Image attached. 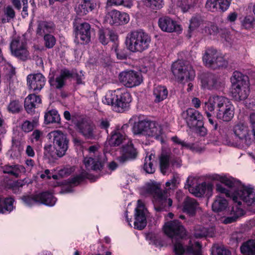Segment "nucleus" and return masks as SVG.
<instances>
[{
    "label": "nucleus",
    "instance_id": "nucleus-38",
    "mask_svg": "<svg viewBox=\"0 0 255 255\" xmlns=\"http://www.w3.org/2000/svg\"><path fill=\"white\" fill-rule=\"evenodd\" d=\"M241 252L246 255H255V240H249L241 247Z\"/></svg>",
    "mask_w": 255,
    "mask_h": 255
},
{
    "label": "nucleus",
    "instance_id": "nucleus-64",
    "mask_svg": "<svg viewBox=\"0 0 255 255\" xmlns=\"http://www.w3.org/2000/svg\"><path fill=\"white\" fill-rule=\"evenodd\" d=\"M124 0H108L107 4L109 6H119L122 5Z\"/></svg>",
    "mask_w": 255,
    "mask_h": 255
},
{
    "label": "nucleus",
    "instance_id": "nucleus-53",
    "mask_svg": "<svg viewBox=\"0 0 255 255\" xmlns=\"http://www.w3.org/2000/svg\"><path fill=\"white\" fill-rule=\"evenodd\" d=\"M45 44L47 48H52L55 44L56 39L55 37L50 34H45L44 36Z\"/></svg>",
    "mask_w": 255,
    "mask_h": 255
},
{
    "label": "nucleus",
    "instance_id": "nucleus-63",
    "mask_svg": "<svg viewBox=\"0 0 255 255\" xmlns=\"http://www.w3.org/2000/svg\"><path fill=\"white\" fill-rule=\"evenodd\" d=\"M196 128L197 132L200 136H204L207 134V129L203 126L202 124H199L198 127H196L195 128Z\"/></svg>",
    "mask_w": 255,
    "mask_h": 255
},
{
    "label": "nucleus",
    "instance_id": "nucleus-58",
    "mask_svg": "<svg viewBox=\"0 0 255 255\" xmlns=\"http://www.w3.org/2000/svg\"><path fill=\"white\" fill-rule=\"evenodd\" d=\"M146 239L150 241L149 244L155 245L156 246H160L161 243L157 239V237L152 233H148L146 235Z\"/></svg>",
    "mask_w": 255,
    "mask_h": 255
},
{
    "label": "nucleus",
    "instance_id": "nucleus-60",
    "mask_svg": "<svg viewBox=\"0 0 255 255\" xmlns=\"http://www.w3.org/2000/svg\"><path fill=\"white\" fill-rule=\"evenodd\" d=\"M170 160L173 166L179 167L182 165V160L180 156H170Z\"/></svg>",
    "mask_w": 255,
    "mask_h": 255
},
{
    "label": "nucleus",
    "instance_id": "nucleus-11",
    "mask_svg": "<svg viewBox=\"0 0 255 255\" xmlns=\"http://www.w3.org/2000/svg\"><path fill=\"white\" fill-rule=\"evenodd\" d=\"M119 79L124 86L129 88L138 86L143 82L141 74L132 70L121 72L119 75Z\"/></svg>",
    "mask_w": 255,
    "mask_h": 255
},
{
    "label": "nucleus",
    "instance_id": "nucleus-3",
    "mask_svg": "<svg viewBox=\"0 0 255 255\" xmlns=\"http://www.w3.org/2000/svg\"><path fill=\"white\" fill-rule=\"evenodd\" d=\"M132 131L135 134H141L148 137H153L163 142L165 136L162 127L157 123L144 120L135 122L132 127Z\"/></svg>",
    "mask_w": 255,
    "mask_h": 255
},
{
    "label": "nucleus",
    "instance_id": "nucleus-31",
    "mask_svg": "<svg viewBox=\"0 0 255 255\" xmlns=\"http://www.w3.org/2000/svg\"><path fill=\"white\" fill-rule=\"evenodd\" d=\"M198 209L199 204L194 199L187 197L183 202V211L189 216H194Z\"/></svg>",
    "mask_w": 255,
    "mask_h": 255
},
{
    "label": "nucleus",
    "instance_id": "nucleus-23",
    "mask_svg": "<svg viewBox=\"0 0 255 255\" xmlns=\"http://www.w3.org/2000/svg\"><path fill=\"white\" fill-rule=\"evenodd\" d=\"M148 214L149 213L145 207L144 203L142 200H138L135 209L134 223H146Z\"/></svg>",
    "mask_w": 255,
    "mask_h": 255
},
{
    "label": "nucleus",
    "instance_id": "nucleus-54",
    "mask_svg": "<svg viewBox=\"0 0 255 255\" xmlns=\"http://www.w3.org/2000/svg\"><path fill=\"white\" fill-rule=\"evenodd\" d=\"M186 149V147H182L181 145L179 144H176L173 142L172 152L170 156H180L183 154V149Z\"/></svg>",
    "mask_w": 255,
    "mask_h": 255
},
{
    "label": "nucleus",
    "instance_id": "nucleus-1",
    "mask_svg": "<svg viewBox=\"0 0 255 255\" xmlns=\"http://www.w3.org/2000/svg\"><path fill=\"white\" fill-rule=\"evenodd\" d=\"M224 195L235 204L227 210V201L224 199V223L236 222L243 216V205L248 207L255 206V188L227 174H224Z\"/></svg>",
    "mask_w": 255,
    "mask_h": 255
},
{
    "label": "nucleus",
    "instance_id": "nucleus-61",
    "mask_svg": "<svg viewBox=\"0 0 255 255\" xmlns=\"http://www.w3.org/2000/svg\"><path fill=\"white\" fill-rule=\"evenodd\" d=\"M73 171V168L66 167L59 170V175L62 177H66L69 175Z\"/></svg>",
    "mask_w": 255,
    "mask_h": 255
},
{
    "label": "nucleus",
    "instance_id": "nucleus-52",
    "mask_svg": "<svg viewBox=\"0 0 255 255\" xmlns=\"http://www.w3.org/2000/svg\"><path fill=\"white\" fill-rule=\"evenodd\" d=\"M20 106L18 101H12L7 106V110L12 114L18 113L20 111Z\"/></svg>",
    "mask_w": 255,
    "mask_h": 255
},
{
    "label": "nucleus",
    "instance_id": "nucleus-9",
    "mask_svg": "<svg viewBox=\"0 0 255 255\" xmlns=\"http://www.w3.org/2000/svg\"><path fill=\"white\" fill-rule=\"evenodd\" d=\"M48 136L52 140L57 155L64 156L68 148L69 140L67 135L60 130H55L49 132Z\"/></svg>",
    "mask_w": 255,
    "mask_h": 255
},
{
    "label": "nucleus",
    "instance_id": "nucleus-12",
    "mask_svg": "<svg viewBox=\"0 0 255 255\" xmlns=\"http://www.w3.org/2000/svg\"><path fill=\"white\" fill-rule=\"evenodd\" d=\"M203 61L206 66L216 69L223 65V57L221 51L214 48L206 50L203 56Z\"/></svg>",
    "mask_w": 255,
    "mask_h": 255
},
{
    "label": "nucleus",
    "instance_id": "nucleus-37",
    "mask_svg": "<svg viewBox=\"0 0 255 255\" xmlns=\"http://www.w3.org/2000/svg\"><path fill=\"white\" fill-rule=\"evenodd\" d=\"M15 201L12 197L4 198L1 201V207L0 208V213L5 214L11 212L15 208L14 205Z\"/></svg>",
    "mask_w": 255,
    "mask_h": 255
},
{
    "label": "nucleus",
    "instance_id": "nucleus-49",
    "mask_svg": "<svg viewBox=\"0 0 255 255\" xmlns=\"http://www.w3.org/2000/svg\"><path fill=\"white\" fill-rule=\"evenodd\" d=\"M170 156L167 155H161L160 157V168L161 172L165 174L168 169L169 165Z\"/></svg>",
    "mask_w": 255,
    "mask_h": 255
},
{
    "label": "nucleus",
    "instance_id": "nucleus-18",
    "mask_svg": "<svg viewBox=\"0 0 255 255\" xmlns=\"http://www.w3.org/2000/svg\"><path fill=\"white\" fill-rule=\"evenodd\" d=\"M182 116L190 128H194L197 127L198 124H202L203 116L194 109L188 108L183 113Z\"/></svg>",
    "mask_w": 255,
    "mask_h": 255
},
{
    "label": "nucleus",
    "instance_id": "nucleus-26",
    "mask_svg": "<svg viewBox=\"0 0 255 255\" xmlns=\"http://www.w3.org/2000/svg\"><path fill=\"white\" fill-rule=\"evenodd\" d=\"M73 76V73L69 70L62 69L61 70L60 74L56 76L55 79H50L49 83L51 86L56 88H61L64 85L65 81Z\"/></svg>",
    "mask_w": 255,
    "mask_h": 255
},
{
    "label": "nucleus",
    "instance_id": "nucleus-7",
    "mask_svg": "<svg viewBox=\"0 0 255 255\" xmlns=\"http://www.w3.org/2000/svg\"><path fill=\"white\" fill-rule=\"evenodd\" d=\"M150 42V36L142 30L131 31L128 34L126 39L128 49L132 52H141L147 49Z\"/></svg>",
    "mask_w": 255,
    "mask_h": 255
},
{
    "label": "nucleus",
    "instance_id": "nucleus-47",
    "mask_svg": "<svg viewBox=\"0 0 255 255\" xmlns=\"http://www.w3.org/2000/svg\"><path fill=\"white\" fill-rule=\"evenodd\" d=\"M144 4L152 9L157 10L164 5L163 0H142Z\"/></svg>",
    "mask_w": 255,
    "mask_h": 255
},
{
    "label": "nucleus",
    "instance_id": "nucleus-30",
    "mask_svg": "<svg viewBox=\"0 0 255 255\" xmlns=\"http://www.w3.org/2000/svg\"><path fill=\"white\" fill-rule=\"evenodd\" d=\"M94 8V4L91 0H81L75 7L77 14L83 16Z\"/></svg>",
    "mask_w": 255,
    "mask_h": 255
},
{
    "label": "nucleus",
    "instance_id": "nucleus-40",
    "mask_svg": "<svg viewBox=\"0 0 255 255\" xmlns=\"http://www.w3.org/2000/svg\"><path fill=\"white\" fill-rule=\"evenodd\" d=\"M53 30V24L51 22L40 21L38 23L36 33L39 35L47 34Z\"/></svg>",
    "mask_w": 255,
    "mask_h": 255
},
{
    "label": "nucleus",
    "instance_id": "nucleus-19",
    "mask_svg": "<svg viewBox=\"0 0 255 255\" xmlns=\"http://www.w3.org/2000/svg\"><path fill=\"white\" fill-rule=\"evenodd\" d=\"M158 25L162 31L167 32H180L182 30L180 25L168 16L160 18L158 20Z\"/></svg>",
    "mask_w": 255,
    "mask_h": 255
},
{
    "label": "nucleus",
    "instance_id": "nucleus-39",
    "mask_svg": "<svg viewBox=\"0 0 255 255\" xmlns=\"http://www.w3.org/2000/svg\"><path fill=\"white\" fill-rule=\"evenodd\" d=\"M234 116V107L232 103L224 98V121H231Z\"/></svg>",
    "mask_w": 255,
    "mask_h": 255
},
{
    "label": "nucleus",
    "instance_id": "nucleus-34",
    "mask_svg": "<svg viewBox=\"0 0 255 255\" xmlns=\"http://www.w3.org/2000/svg\"><path fill=\"white\" fill-rule=\"evenodd\" d=\"M2 171L4 173L17 177L24 173L26 169L24 167L20 165H5L2 167Z\"/></svg>",
    "mask_w": 255,
    "mask_h": 255
},
{
    "label": "nucleus",
    "instance_id": "nucleus-16",
    "mask_svg": "<svg viewBox=\"0 0 255 255\" xmlns=\"http://www.w3.org/2000/svg\"><path fill=\"white\" fill-rule=\"evenodd\" d=\"M12 54L23 60L28 57L29 52L27 50L25 43L19 38L13 39L10 44Z\"/></svg>",
    "mask_w": 255,
    "mask_h": 255
},
{
    "label": "nucleus",
    "instance_id": "nucleus-28",
    "mask_svg": "<svg viewBox=\"0 0 255 255\" xmlns=\"http://www.w3.org/2000/svg\"><path fill=\"white\" fill-rule=\"evenodd\" d=\"M41 102L39 96L30 94L25 99L24 108L28 113H32L34 112L35 109L38 107Z\"/></svg>",
    "mask_w": 255,
    "mask_h": 255
},
{
    "label": "nucleus",
    "instance_id": "nucleus-55",
    "mask_svg": "<svg viewBox=\"0 0 255 255\" xmlns=\"http://www.w3.org/2000/svg\"><path fill=\"white\" fill-rule=\"evenodd\" d=\"M178 179H179V176L178 174H173L172 178L167 181L165 185L166 187L168 189H171L172 188H173L175 187L177 184H178Z\"/></svg>",
    "mask_w": 255,
    "mask_h": 255
},
{
    "label": "nucleus",
    "instance_id": "nucleus-6",
    "mask_svg": "<svg viewBox=\"0 0 255 255\" xmlns=\"http://www.w3.org/2000/svg\"><path fill=\"white\" fill-rule=\"evenodd\" d=\"M232 95L236 101L246 99L250 93L248 77L239 71H235L231 78Z\"/></svg>",
    "mask_w": 255,
    "mask_h": 255
},
{
    "label": "nucleus",
    "instance_id": "nucleus-14",
    "mask_svg": "<svg viewBox=\"0 0 255 255\" xmlns=\"http://www.w3.org/2000/svg\"><path fill=\"white\" fill-rule=\"evenodd\" d=\"M107 21L111 25H121L128 23L129 21V15L125 12H122L116 9H114L106 15Z\"/></svg>",
    "mask_w": 255,
    "mask_h": 255
},
{
    "label": "nucleus",
    "instance_id": "nucleus-57",
    "mask_svg": "<svg viewBox=\"0 0 255 255\" xmlns=\"http://www.w3.org/2000/svg\"><path fill=\"white\" fill-rule=\"evenodd\" d=\"M203 109L205 111L207 117L208 118L211 117V115L209 112H212L214 110V106L212 103H211V100H209L208 102L205 103V105L203 107Z\"/></svg>",
    "mask_w": 255,
    "mask_h": 255
},
{
    "label": "nucleus",
    "instance_id": "nucleus-42",
    "mask_svg": "<svg viewBox=\"0 0 255 255\" xmlns=\"http://www.w3.org/2000/svg\"><path fill=\"white\" fill-rule=\"evenodd\" d=\"M60 121V117L58 112L55 110H52L45 113L44 115L45 123H58Z\"/></svg>",
    "mask_w": 255,
    "mask_h": 255
},
{
    "label": "nucleus",
    "instance_id": "nucleus-46",
    "mask_svg": "<svg viewBox=\"0 0 255 255\" xmlns=\"http://www.w3.org/2000/svg\"><path fill=\"white\" fill-rule=\"evenodd\" d=\"M39 195H26L22 198L23 204L27 207H31L37 204H39Z\"/></svg>",
    "mask_w": 255,
    "mask_h": 255
},
{
    "label": "nucleus",
    "instance_id": "nucleus-33",
    "mask_svg": "<svg viewBox=\"0 0 255 255\" xmlns=\"http://www.w3.org/2000/svg\"><path fill=\"white\" fill-rule=\"evenodd\" d=\"M84 178H90V174L86 171L82 172L80 174L74 176L68 181L69 187L63 189V192L69 193L72 192V186H76L82 182Z\"/></svg>",
    "mask_w": 255,
    "mask_h": 255
},
{
    "label": "nucleus",
    "instance_id": "nucleus-44",
    "mask_svg": "<svg viewBox=\"0 0 255 255\" xmlns=\"http://www.w3.org/2000/svg\"><path fill=\"white\" fill-rule=\"evenodd\" d=\"M153 156L154 157V155L152 153H150L148 155H147L144 159L143 168L145 172L148 174L153 173L155 171V167L153 164L154 161L152 158Z\"/></svg>",
    "mask_w": 255,
    "mask_h": 255
},
{
    "label": "nucleus",
    "instance_id": "nucleus-13",
    "mask_svg": "<svg viewBox=\"0 0 255 255\" xmlns=\"http://www.w3.org/2000/svg\"><path fill=\"white\" fill-rule=\"evenodd\" d=\"M193 179V178L192 176L188 177L186 181V184L185 185L186 188H188L190 193L197 197H201L205 193L209 196L212 195L213 190V183L203 182L194 187L191 186Z\"/></svg>",
    "mask_w": 255,
    "mask_h": 255
},
{
    "label": "nucleus",
    "instance_id": "nucleus-59",
    "mask_svg": "<svg viewBox=\"0 0 255 255\" xmlns=\"http://www.w3.org/2000/svg\"><path fill=\"white\" fill-rule=\"evenodd\" d=\"M211 251L212 255H223V249L217 245L213 246Z\"/></svg>",
    "mask_w": 255,
    "mask_h": 255
},
{
    "label": "nucleus",
    "instance_id": "nucleus-2",
    "mask_svg": "<svg viewBox=\"0 0 255 255\" xmlns=\"http://www.w3.org/2000/svg\"><path fill=\"white\" fill-rule=\"evenodd\" d=\"M127 125H124L122 129H116L111 134V137L107 139L106 145L108 144L111 146H118L123 143V146L121 150V155L117 157V161L121 164L124 163L128 160L135 157L136 152L133 147L131 140L123 132L122 129L127 128Z\"/></svg>",
    "mask_w": 255,
    "mask_h": 255
},
{
    "label": "nucleus",
    "instance_id": "nucleus-41",
    "mask_svg": "<svg viewBox=\"0 0 255 255\" xmlns=\"http://www.w3.org/2000/svg\"><path fill=\"white\" fill-rule=\"evenodd\" d=\"M205 7L211 12H218L223 7V0H207Z\"/></svg>",
    "mask_w": 255,
    "mask_h": 255
},
{
    "label": "nucleus",
    "instance_id": "nucleus-48",
    "mask_svg": "<svg viewBox=\"0 0 255 255\" xmlns=\"http://www.w3.org/2000/svg\"><path fill=\"white\" fill-rule=\"evenodd\" d=\"M99 39L100 42L103 45H106L109 42V38L113 37V39L117 38V36L115 34L112 35L109 31L100 30L99 31Z\"/></svg>",
    "mask_w": 255,
    "mask_h": 255
},
{
    "label": "nucleus",
    "instance_id": "nucleus-25",
    "mask_svg": "<svg viewBox=\"0 0 255 255\" xmlns=\"http://www.w3.org/2000/svg\"><path fill=\"white\" fill-rule=\"evenodd\" d=\"M171 140L175 144L180 145L182 147H186L187 149H189L193 152L201 153L205 149L204 145L199 144L197 143H193L188 142L185 140H182L177 136L172 137Z\"/></svg>",
    "mask_w": 255,
    "mask_h": 255
},
{
    "label": "nucleus",
    "instance_id": "nucleus-10",
    "mask_svg": "<svg viewBox=\"0 0 255 255\" xmlns=\"http://www.w3.org/2000/svg\"><path fill=\"white\" fill-rule=\"evenodd\" d=\"M207 179L216 185V191L220 194L217 196L212 204V210L215 212H219L223 209V176L217 174H209Z\"/></svg>",
    "mask_w": 255,
    "mask_h": 255
},
{
    "label": "nucleus",
    "instance_id": "nucleus-27",
    "mask_svg": "<svg viewBox=\"0 0 255 255\" xmlns=\"http://www.w3.org/2000/svg\"><path fill=\"white\" fill-rule=\"evenodd\" d=\"M83 162L86 169L89 171L100 170L103 166L101 157L99 155L95 158L85 157Z\"/></svg>",
    "mask_w": 255,
    "mask_h": 255
},
{
    "label": "nucleus",
    "instance_id": "nucleus-21",
    "mask_svg": "<svg viewBox=\"0 0 255 255\" xmlns=\"http://www.w3.org/2000/svg\"><path fill=\"white\" fill-rule=\"evenodd\" d=\"M195 244L198 248L197 251H194L192 246L188 247L185 249L180 241H176L174 243V252L176 255H182L183 254L187 255H202L199 251V249L201 248L200 243L196 242Z\"/></svg>",
    "mask_w": 255,
    "mask_h": 255
},
{
    "label": "nucleus",
    "instance_id": "nucleus-51",
    "mask_svg": "<svg viewBox=\"0 0 255 255\" xmlns=\"http://www.w3.org/2000/svg\"><path fill=\"white\" fill-rule=\"evenodd\" d=\"M242 26L246 29L253 28L255 26V20L253 15H247L242 21Z\"/></svg>",
    "mask_w": 255,
    "mask_h": 255
},
{
    "label": "nucleus",
    "instance_id": "nucleus-50",
    "mask_svg": "<svg viewBox=\"0 0 255 255\" xmlns=\"http://www.w3.org/2000/svg\"><path fill=\"white\" fill-rule=\"evenodd\" d=\"M219 31L218 27L212 23H209L205 26V28L202 31L203 33L207 35H216Z\"/></svg>",
    "mask_w": 255,
    "mask_h": 255
},
{
    "label": "nucleus",
    "instance_id": "nucleus-35",
    "mask_svg": "<svg viewBox=\"0 0 255 255\" xmlns=\"http://www.w3.org/2000/svg\"><path fill=\"white\" fill-rule=\"evenodd\" d=\"M168 92L165 86L155 85L153 89V96L154 102L159 103L165 100L168 96Z\"/></svg>",
    "mask_w": 255,
    "mask_h": 255
},
{
    "label": "nucleus",
    "instance_id": "nucleus-15",
    "mask_svg": "<svg viewBox=\"0 0 255 255\" xmlns=\"http://www.w3.org/2000/svg\"><path fill=\"white\" fill-rule=\"evenodd\" d=\"M90 25L84 22L77 26L75 28V41L79 44L87 43L90 41Z\"/></svg>",
    "mask_w": 255,
    "mask_h": 255
},
{
    "label": "nucleus",
    "instance_id": "nucleus-8",
    "mask_svg": "<svg viewBox=\"0 0 255 255\" xmlns=\"http://www.w3.org/2000/svg\"><path fill=\"white\" fill-rule=\"evenodd\" d=\"M171 71L176 80L182 83L193 80L195 73L188 62L182 60L174 62L171 66Z\"/></svg>",
    "mask_w": 255,
    "mask_h": 255
},
{
    "label": "nucleus",
    "instance_id": "nucleus-56",
    "mask_svg": "<svg viewBox=\"0 0 255 255\" xmlns=\"http://www.w3.org/2000/svg\"><path fill=\"white\" fill-rule=\"evenodd\" d=\"M202 21L197 17H193L190 22L189 30L192 31L197 28L201 24Z\"/></svg>",
    "mask_w": 255,
    "mask_h": 255
},
{
    "label": "nucleus",
    "instance_id": "nucleus-32",
    "mask_svg": "<svg viewBox=\"0 0 255 255\" xmlns=\"http://www.w3.org/2000/svg\"><path fill=\"white\" fill-rule=\"evenodd\" d=\"M202 87L210 90L217 89L221 87V82L215 76L205 77L201 80Z\"/></svg>",
    "mask_w": 255,
    "mask_h": 255
},
{
    "label": "nucleus",
    "instance_id": "nucleus-20",
    "mask_svg": "<svg viewBox=\"0 0 255 255\" xmlns=\"http://www.w3.org/2000/svg\"><path fill=\"white\" fill-rule=\"evenodd\" d=\"M29 89L35 92L40 91L45 83V77L40 73L29 75L27 77Z\"/></svg>",
    "mask_w": 255,
    "mask_h": 255
},
{
    "label": "nucleus",
    "instance_id": "nucleus-4",
    "mask_svg": "<svg viewBox=\"0 0 255 255\" xmlns=\"http://www.w3.org/2000/svg\"><path fill=\"white\" fill-rule=\"evenodd\" d=\"M131 101L130 93L125 89H118L108 92L102 99L104 104L114 106L119 112H122L129 107Z\"/></svg>",
    "mask_w": 255,
    "mask_h": 255
},
{
    "label": "nucleus",
    "instance_id": "nucleus-45",
    "mask_svg": "<svg viewBox=\"0 0 255 255\" xmlns=\"http://www.w3.org/2000/svg\"><path fill=\"white\" fill-rule=\"evenodd\" d=\"M38 125V117H35L32 122L28 120L24 121L21 125V129L25 132H29Z\"/></svg>",
    "mask_w": 255,
    "mask_h": 255
},
{
    "label": "nucleus",
    "instance_id": "nucleus-62",
    "mask_svg": "<svg viewBox=\"0 0 255 255\" xmlns=\"http://www.w3.org/2000/svg\"><path fill=\"white\" fill-rule=\"evenodd\" d=\"M25 165L26 167L24 168L26 169V171L30 172L34 166V162L31 159H26L25 160Z\"/></svg>",
    "mask_w": 255,
    "mask_h": 255
},
{
    "label": "nucleus",
    "instance_id": "nucleus-17",
    "mask_svg": "<svg viewBox=\"0 0 255 255\" xmlns=\"http://www.w3.org/2000/svg\"><path fill=\"white\" fill-rule=\"evenodd\" d=\"M164 233L174 240L182 239L186 235V231L184 228L180 224H164L163 227Z\"/></svg>",
    "mask_w": 255,
    "mask_h": 255
},
{
    "label": "nucleus",
    "instance_id": "nucleus-29",
    "mask_svg": "<svg viewBox=\"0 0 255 255\" xmlns=\"http://www.w3.org/2000/svg\"><path fill=\"white\" fill-rule=\"evenodd\" d=\"M77 127L82 134L86 138H92L94 136V126L89 122L82 120L79 122Z\"/></svg>",
    "mask_w": 255,
    "mask_h": 255
},
{
    "label": "nucleus",
    "instance_id": "nucleus-43",
    "mask_svg": "<svg viewBox=\"0 0 255 255\" xmlns=\"http://www.w3.org/2000/svg\"><path fill=\"white\" fill-rule=\"evenodd\" d=\"M15 17V12L12 7L7 6L5 7L1 15V20L2 23H6L10 21Z\"/></svg>",
    "mask_w": 255,
    "mask_h": 255
},
{
    "label": "nucleus",
    "instance_id": "nucleus-36",
    "mask_svg": "<svg viewBox=\"0 0 255 255\" xmlns=\"http://www.w3.org/2000/svg\"><path fill=\"white\" fill-rule=\"evenodd\" d=\"M39 195V204H43L48 206H53L56 202V199L53 195L49 192H45Z\"/></svg>",
    "mask_w": 255,
    "mask_h": 255
},
{
    "label": "nucleus",
    "instance_id": "nucleus-5",
    "mask_svg": "<svg viewBox=\"0 0 255 255\" xmlns=\"http://www.w3.org/2000/svg\"><path fill=\"white\" fill-rule=\"evenodd\" d=\"M144 189L146 194L152 195L154 208L156 212L166 211L172 206V200L169 198L167 189L161 190L157 185L150 183L146 184Z\"/></svg>",
    "mask_w": 255,
    "mask_h": 255
},
{
    "label": "nucleus",
    "instance_id": "nucleus-22",
    "mask_svg": "<svg viewBox=\"0 0 255 255\" xmlns=\"http://www.w3.org/2000/svg\"><path fill=\"white\" fill-rule=\"evenodd\" d=\"M197 224L195 227L194 236L196 238H202L206 237H213L216 232L215 229L213 226L206 224Z\"/></svg>",
    "mask_w": 255,
    "mask_h": 255
},
{
    "label": "nucleus",
    "instance_id": "nucleus-24",
    "mask_svg": "<svg viewBox=\"0 0 255 255\" xmlns=\"http://www.w3.org/2000/svg\"><path fill=\"white\" fill-rule=\"evenodd\" d=\"M234 132L235 135L241 140H244L247 145L252 143V139L249 136V129L248 127L244 124L239 123L236 125L234 128Z\"/></svg>",
    "mask_w": 255,
    "mask_h": 255
}]
</instances>
